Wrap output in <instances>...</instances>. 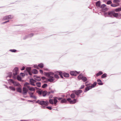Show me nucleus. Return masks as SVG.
<instances>
[{"instance_id": "1", "label": "nucleus", "mask_w": 121, "mask_h": 121, "mask_svg": "<svg viewBox=\"0 0 121 121\" xmlns=\"http://www.w3.org/2000/svg\"><path fill=\"white\" fill-rule=\"evenodd\" d=\"M44 74L48 77V81L50 82H53L54 80V78L52 76L54 75V73L52 72H45Z\"/></svg>"}, {"instance_id": "2", "label": "nucleus", "mask_w": 121, "mask_h": 121, "mask_svg": "<svg viewBox=\"0 0 121 121\" xmlns=\"http://www.w3.org/2000/svg\"><path fill=\"white\" fill-rule=\"evenodd\" d=\"M19 73L18 68L17 67L15 68L13 71V78L14 79H17V76Z\"/></svg>"}, {"instance_id": "3", "label": "nucleus", "mask_w": 121, "mask_h": 121, "mask_svg": "<svg viewBox=\"0 0 121 121\" xmlns=\"http://www.w3.org/2000/svg\"><path fill=\"white\" fill-rule=\"evenodd\" d=\"M36 103L41 105H44L46 106H48L49 104V103L47 101H40L39 100H38L36 101Z\"/></svg>"}, {"instance_id": "4", "label": "nucleus", "mask_w": 121, "mask_h": 121, "mask_svg": "<svg viewBox=\"0 0 121 121\" xmlns=\"http://www.w3.org/2000/svg\"><path fill=\"white\" fill-rule=\"evenodd\" d=\"M78 78L79 80L82 79L84 82H86L87 80L86 78L84 77L82 73L80 74L78 77Z\"/></svg>"}, {"instance_id": "5", "label": "nucleus", "mask_w": 121, "mask_h": 121, "mask_svg": "<svg viewBox=\"0 0 121 121\" xmlns=\"http://www.w3.org/2000/svg\"><path fill=\"white\" fill-rule=\"evenodd\" d=\"M109 16L110 17H112L113 16L117 17L118 16V14L115 13L114 11H109Z\"/></svg>"}, {"instance_id": "6", "label": "nucleus", "mask_w": 121, "mask_h": 121, "mask_svg": "<svg viewBox=\"0 0 121 121\" xmlns=\"http://www.w3.org/2000/svg\"><path fill=\"white\" fill-rule=\"evenodd\" d=\"M8 80H9L10 82L12 83L15 86H20V84L17 82L14 81L12 79H7Z\"/></svg>"}, {"instance_id": "7", "label": "nucleus", "mask_w": 121, "mask_h": 121, "mask_svg": "<svg viewBox=\"0 0 121 121\" xmlns=\"http://www.w3.org/2000/svg\"><path fill=\"white\" fill-rule=\"evenodd\" d=\"M58 75H59L61 78H63L62 73L60 72H57L56 74L54 75L55 77L57 79L59 78V77Z\"/></svg>"}, {"instance_id": "8", "label": "nucleus", "mask_w": 121, "mask_h": 121, "mask_svg": "<svg viewBox=\"0 0 121 121\" xmlns=\"http://www.w3.org/2000/svg\"><path fill=\"white\" fill-rule=\"evenodd\" d=\"M67 100L69 102L70 104H75L76 102H77V99H74L73 100H71V99L70 98L67 99Z\"/></svg>"}, {"instance_id": "9", "label": "nucleus", "mask_w": 121, "mask_h": 121, "mask_svg": "<svg viewBox=\"0 0 121 121\" xmlns=\"http://www.w3.org/2000/svg\"><path fill=\"white\" fill-rule=\"evenodd\" d=\"M82 92V91L81 90H79L77 91L74 90L72 91V92L75 93L77 95H79Z\"/></svg>"}, {"instance_id": "10", "label": "nucleus", "mask_w": 121, "mask_h": 121, "mask_svg": "<svg viewBox=\"0 0 121 121\" xmlns=\"http://www.w3.org/2000/svg\"><path fill=\"white\" fill-rule=\"evenodd\" d=\"M80 72H77V71H72L70 72V74L73 76H76L77 75L80 73Z\"/></svg>"}, {"instance_id": "11", "label": "nucleus", "mask_w": 121, "mask_h": 121, "mask_svg": "<svg viewBox=\"0 0 121 121\" xmlns=\"http://www.w3.org/2000/svg\"><path fill=\"white\" fill-rule=\"evenodd\" d=\"M30 84L31 85L34 86H35V85L34 84V83L36 82L35 80L32 78H31L30 79Z\"/></svg>"}, {"instance_id": "12", "label": "nucleus", "mask_w": 121, "mask_h": 121, "mask_svg": "<svg viewBox=\"0 0 121 121\" xmlns=\"http://www.w3.org/2000/svg\"><path fill=\"white\" fill-rule=\"evenodd\" d=\"M28 91V90L27 89L26 87H24L23 88V94H25L27 93V92Z\"/></svg>"}, {"instance_id": "13", "label": "nucleus", "mask_w": 121, "mask_h": 121, "mask_svg": "<svg viewBox=\"0 0 121 121\" xmlns=\"http://www.w3.org/2000/svg\"><path fill=\"white\" fill-rule=\"evenodd\" d=\"M27 88H28L29 90L30 91H34L35 90V89H37L36 87H30L29 86H27Z\"/></svg>"}, {"instance_id": "14", "label": "nucleus", "mask_w": 121, "mask_h": 121, "mask_svg": "<svg viewBox=\"0 0 121 121\" xmlns=\"http://www.w3.org/2000/svg\"><path fill=\"white\" fill-rule=\"evenodd\" d=\"M57 97H54V103L55 106L56 105V104L58 102L57 100Z\"/></svg>"}, {"instance_id": "15", "label": "nucleus", "mask_w": 121, "mask_h": 121, "mask_svg": "<svg viewBox=\"0 0 121 121\" xmlns=\"http://www.w3.org/2000/svg\"><path fill=\"white\" fill-rule=\"evenodd\" d=\"M34 79L35 80L39 81L41 80V78L39 77L36 76H34Z\"/></svg>"}, {"instance_id": "16", "label": "nucleus", "mask_w": 121, "mask_h": 121, "mask_svg": "<svg viewBox=\"0 0 121 121\" xmlns=\"http://www.w3.org/2000/svg\"><path fill=\"white\" fill-rule=\"evenodd\" d=\"M8 75L6 77V78L7 79L8 77L11 78L12 76V74L11 72H10L8 74Z\"/></svg>"}, {"instance_id": "17", "label": "nucleus", "mask_w": 121, "mask_h": 121, "mask_svg": "<svg viewBox=\"0 0 121 121\" xmlns=\"http://www.w3.org/2000/svg\"><path fill=\"white\" fill-rule=\"evenodd\" d=\"M98 84L100 85H102L103 84V83H102L100 79H98L97 80Z\"/></svg>"}, {"instance_id": "18", "label": "nucleus", "mask_w": 121, "mask_h": 121, "mask_svg": "<svg viewBox=\"0 0 121 121\" xmlns=\"http://www.w3.org/2000/svg\"><path fill=\"white\" fill-rule=\"evenodd\" d=\"M32 72L34 74H36L38 73V71L36 69H34L32 70Z\"/></svg>"}, {"instance_id": "19", "label": "nucleus", "mask_w": 121, "mask_h": 121, "mask_svg": "<svg viewBox=\"0 0 121 121\" xmlns=\"http://www.w3.org/2000/svg\"><path fill=\"white\" fill-rule=\"evenodd\" d=\"M119 5V3H117L116 4H111V5L112 7H116Z\"/></svg>"}, {"instance_id": "20", "label": "nucleus", "mask_w": 121, "mask_h": 121, "mask_svg": "<svg viewBox=\"0 0 121 121\" xmlns=\"http://www.w3.org/2000/svg\"><path fill=\"white\" fill-rule=\"evenodd\" d=\"M42 94L43 95V96H45L47 95V92L46 91H42Z\"/></svg>"}, {"instance_id": "21", "label": "nucleus", "mask_w": 121, "mask_h": 121, "mask_svg": "<svg viewBox=\"0 0 121 121\" xmlns=\"http://www.w3.org/2000/svg\"><path fill=\"white\" fill-rule=\"evenodd\" d=\"M64 76L66 77H68L69 76V73H64L63 74Z\"/></svg>"}, {"instance_id": "22", "label": "nucleus", "mask_w": 121, "mask_h": 121, "mask_svg": "<svg viewBox=\"0 0 121 121\" xmlns=\"http://www.w3.org/2000/svg\"><path fill=\"white\" fill-rule=\"evenodd\" d=\"M17 91L20 93H21L22 92V89L21 88L19 87L17 89Z\"/></svg>"}, {"instance_id": "23", "label": "nucleus", "mask_w": 121, "mask_h": 121, "mask_svg": "<svg viewBox=\"0 0 121 121\" xmlns=\"http://www.w3.org/2000/svg\"><path fill=\"white\" fill-rule=\"evenodd\" d=\"M67 102V100L65 99H64L62 100L60 102L61 103H65Z\"/></svg>"}, {"instance_id": "24", "label": "nucleus", "mask_w": 121, "mask_h": 121, "mask_svg": "<svg viewBox=\"0 0 121 121\" xmlns=\"http://www.w3.org/2000/svg\"><path fill=\"white\" fill-rule=\"evenodd\" d=\"M106 5L103 4L101 6V8H102V10L105 9H106Z\"/></svg>"}, {"instance_id": "25", "label": "nucleus", "mask_w": 121, "mask_h": 121, "mask_svg": "<svg viewBox=\"0 0 121 121\" xmlns=\"http://www.w3.org/2000/svg\"><path fill=\"white\" fill-rule=\"evenodd\" d=\"M91 87H90V86L88 87H87L86 88L85 90L84 91L85 92H86L87 91L89 90L90 89H91Z\"/></svg>"}, {"instance_id": "26", "label": "nucleus", "mask_w": 121, "mask_h": 121, "mask_svg": "<svg viewBox=\"0 0 121 121\" xmlns=\"http://www.w3.org/2000/svg\"><path fill=\"white\" fill-rule=\"evenodd\" d=\"M96 6H97L99 7L100 5V1H97L96 4Z\"/></svg>"}, {"instance_id": "27", "label": "nucleus", "mask_w": 121, "mask_h": 121, "mask_svg": "<svg viewBox=\"0 0 121 121\" xmlns=\"http://www.w3.org/2000/svg\"><path fill=\"white\" fill-rule=\"evenodd\" d=\"M103 73L101 71H99L98 73H97L96 75L97 76H98L100 75H101L103 74Z\"/></svg>"}, {"instance_id": "28", "label": "nucleus", "mask_w": 121, "mask_h": 121, "mask_svg": "<svg viewBox=\"0 0 121 121\" xmlns=\"http://www.w3.org/2000/svg\"><path fill=\"white\" fill-rule=\"evenodd\" d=\"M9 88L11 90L14 91L15 90V88L14 87L12 86H10L9 87Z\"/></svg>"}, {"instance_id": "29", "label": "nucleus", "mask_w": 121, "mask_h": 121, "mask_svg": "<svg viewBox=\"0 0 121 121\" xmlns=\"http://www.w3.org/2000/svg\"><path fill=\"white\" fill-rule=\"evenodd\" d=\"M104 16L105 17H109V12H106L104 13Z\"/></svg>"}, {"instance_id": "30", "label": "nucleus", "mask_w": 121, "mask_h": 121, "mask_svg": "<svg viewBox=\"0 0 121 121\" xmlns=\"http://www.w3.org/2000/svg\"><path fill=\"white\" fill-rule=\"evenodd\" d=\"M38 66L41 68H43V64L42 63H41L38 65Z\"/></svg>"}, {"instance_id": "31", "label": "nucleus", "mask_w": 121, "mask_h": 121, "mask_svg": "<svg viewBox=\"0 0 121 121\" xmlns=\"http://www.w3.org/2000/svg\"><path fill=\"white\" fill-rule=\"evenodd\" d=\"M17 78L18 80L19 81H21L22 79L21 78L19 75L17 76Z\"/></svg>"}, {"instance_id": "32", "label": "nucleus", "mask_w": 121, "mask_h": 121, "mask_svg": "<svg viewBox=\"0 0 121 121\" xmlns=\"http://www.w3.org/2000/svg\"><path fill=\"white\" fill-rule=\"evenodd\" d=\"M50 103L52 104H54L53 100L52 99H50L49 100Z\"/></svg>"}, {"instance_id": "33", "label": "nucleus", "mask_w": 121, "mask_h": 121, "mask_svg": "<svg viewBox=\"0 0 121 121\" xmlns=\"http://www.w3.org/2000/svg\"><path fill=\"white\" fill-rule=\"evenodd\" d=\"M31 69V67H27L26 68V70L28 72H30Z\"/></svg>"}, {"instance_id": "34", "label": "nucleus", "mask_w": 121, "mask_h": 121, "mask_svg": "<svg viewBox=\"0 0 121 121\" xmlns=\"http://www.w3.org/2000/svg\"><path fill=\"white\" fill-rule=\"evenodd\" d=\"M70 96L71 98H74L75 97V95L74 93H72L70 95Z\"/></svg>"}, {"instance_id": "35", "label": "nucleus", "mask_w": 121, "mask_h": 121, "mask_svg": "<svg viewBox=\"0 0 121 121\" xmlns=\"http://www.w3.org/2000/svg\"><path fill=\"white\" fill-rule=\"evenodd\" d=\"M30 97L31 98H32L33 99H36V97L34 95H33V94L32 95H31L30 96Z\"/></svg>"}, {"instance_id": "36", "label": "nucleus", "mask_w": 121, "mask_h": 121, "mask_svg": "<svg viewBox=\"0 0 121 121\" xmlns=\"http://www.w3.org/2000/svg\"><path fill=\"white\" fill-rule=\"evenodd\" d=\"M37 86L38 87L41 86V83L39 82L37 83L36 84Z\"/></svg>"}, {"instance_id": "37", "label": "nucleus", "mask_w": 121, "mask_h": 121, "mask_svg": "<svg viewBox=\"0 0 121 121\" xmlns=\"http://www.w3.org/2000/svg\"><path fill=\"white\" fill-rule=\"evenodd\" d=\"M9 17L8 16H5L4 17L3 19V20H8V18H8L9 17Z\"/></svg>"}, {"instance_id": "38", "label": "nucleus", "mask_w": 121, "mask_h": 121, "mask_svg": "<svg viewBox=\"0 0 121 121\" xmlns=\"http://www.w3.org/2000/svg\"><path fill=\"white\" fill-rule=\"evenodd\" d=\"M42 91H41L39 90L37 91V92L40 95H41L42 94Z\"/></svg>"}, {"instance_id": "39", "label": "nucleus", "mask_w": 121, "mask_h": 121, "mask_svg": "<svg viewBox=\"0 0 121 121\" xmlns=\"http://www.w3.org/2000/svg\"><path fill=\"white\" fill-rule=\"evenodd\" d=\"M107 76V74L106 73H104L101 76L102 78H104L106 77Z\"/></svg>"}, {"instance_id": "40", "label": "nucleus", "mask_w": 121, "mask_h": 121, "mask_svg": "<svg viewBox=\"0 0 121 121\" xmlns=\"http://www.w3.org/2000/svg\"><path fill=\"white\" fill-rule=\"evenodd\" d=\"M47 85L46 84H44L42 86V88H45L46 87H47Z\"/></svg>"}, {"instance_id": "41", "label": "nucleus", "mask_w": 121, "mask_h": 121, "mask_svg": "<svg viewBox=\"0 0 121 121\" xmlns=\"http://www.w3.org/2000/svg\"><path fill=\"white\" fill-rule=\"evenodd\" d=\"M121 10V8H118L115 9L116 12H118Z\"/></svg>"}, {"instance_id": "42", "label": "nucleus", "mask_w": 121, "mask_h": 121, "mask_svg": "<svg viewBox=\"0 0 121 121\" xmlns=\"http://www.w3.org/2000/svg\"><path fill=\"white\" fill-rule=\"evenodd\" d=\"M9 51L12 52H16V50L15 49H10Z\"/></svg>"}, {"instance_id": "43", "label": "nucleus", "mask_w": 121, "mask_h": 121, "mask_svg": "<svg viewBox=\"0 0 121 121\" xmlns=\"http://www.w3.org/2000/svg\"><path fill=\"white\" fill-rule=\"evenodd\" d=\"M8 16L9 17H9L8 19L12 18L13 17L11 15H8Z\"/></svg>"}, {"instance_id": "44", "label": "nucleus", "mask_w": 121, "mask_h": 121, "mask_svg": "<svg viewBox=\"0 0 121 121\" xmlns=\"http://www.w3.org/2000/svg\"><path fill=\"white\" fill-rule=\"evenodd\" d=\"M112 2L110 0H109L107 1V4H109L112 3Z\"/></svg>"}, {"instance_id": "45", "label": "nucleus", "mask_w": 121, "mask_h": 121, "mask_svg": "<svg viewBox=\"0 0 121 121\" xmlns=\"http://www.w3.org/2000/svg\"><path fill=\"white\" fill-rule=\"evenodd\" d=\"M119 2V1L118 0H114L113 2L114 3H118Z\"/></svg>"}, {"instance_id": "46", "label": "nucleus", "mask_w": 121, "mask_h": 121, "mask_svg": "<svg viewBox=\"0 0 121 121\" xmlns=\"http://www.w3.org/2000/svg\"><path fill=\"white\" fill-rule=\"evenodd\" d=\"M34 67L35 68H36L37 69H39L38 66H37V65H34Z\"/></svg>"}, {"instance_id": "47", "label": "nucleus", "mask_w": 121, "mask_h": 121, "mask_svg": "<svg viewBox=\"0 0 121 121\" xmlns=\"http://www.w3.org/2000/svg\"><path fill=\"white\" fill-rule=\"evenodd\" d=\"M33 35V34H30V35H29L28 37H31Z\"/></svg>"}, {"instance_id": "48", "label": "nucleus", "mask_w": 121, "mask_h": 121, "mask_svg": "<svg viewBox=\"0 0 121 121\" xmlns=\"http://www.w3.org/2000/svg\"><path fill=\"white\" fill-rule=\"evenodd\" d=\"M20 75L22 77H24L25 76V74L23 73H20Z\"/></svg>"}, {"instance_id": "49", "label": "nucleus", "mask_w": 121, "mask_h": 121, "mask_svg": "<svg viewBox=\"0 0 121 121\" xmlns=\"http://www.w3.org/2000/svg\"><path fill=\"white\" fill-rule=\"evenodd\" d=\"M46 108L48 109L49 110H51L52 109V108L51 107H46Z\"/></svg>"}, {"instance_id": "50", "label": "nucleus", "mask_w": 121, "mask_h": 121, "mask_svg": "<svg viewBox=\"0 0 121 121\" xmlns=\"http://www.w3.org/2000/svg\"><path fill=\"white\" fill-rule=\"evenodd\" d=\"M95 86L93 84H92L91 86H90V87L92 88L94 87Z\"/></svg>"}, {"instance_id": "51", "label": "nucleus", "mask_w": 121, "mask_h": 121, "mask_svg": "<svg viewBox=\"0 0 121 121\" xmlns=\"http://www.w3.org/2000/svg\"><path fill=\"white\" fill-rule=\"evenodd\" d=\"M84 85H82L81 86V87L80 88V89H82L83 88H84Z\"/></svg>"}, {"instance_id": "52", "label": "nucleus", "mask_w": 121, "mask_h": 121, "mask_svg": "<svg viewBox=\"0 0 121 121\" xmlns=\"http://www.w3.org/2000/svg\"><path fill=\"white\" fill-rule=\"evenodd\" d=\"M57 99H58L59 100H61V99H62V98H61V97L58 98L57 97Z\"/></svg>"}, {"instance_id": "53", "label": "nucleus", "mask_w": 121, "mask_h": 121, "mask_svg": "<svg viewBox=\"0 0 121 121\" xmlns=\"http://www.w3.org/2000/svg\"><path fill=\"white\" fill-rule=\"evenodd\" d=\"M41 78L43 80H45L46 79V78L44 77H42Z\"/></svg>"}, {"instance_id": "54", "label": "nucleus", "mask_w": 121, "mask_h": 121, "mask_svg": "<svg viewBox=\"0 0 121 121\" xmlns=\"http://www.w3.org/2000/svg\"><path fill=\"white\" fill-rule=\"evenodd\" d=\"M40 72L41 73H43V70H39Z\"/></svg>"}, {"instance_id": "55", "label": "nucleus", "mask_w": 121, "mask_h": 121, "mask_svg": "<svg viewBox=\"0 0 121 121\" xmlns=\"http://www.w3.org/2000/svg\"><path fill=\"white\" fill-rule=\"evenodd\" d=\"M29 84L28 83H26L25 84V85H26L27 86H26V87H27V86H28V85H29Z\"/></svg>"}, {"instance_id": "56", "label": "nucleus", "mask_w": 121, "mask_h": 121, "mask_svg": "<svg viewBox=\"0 0 121 121\" xmlns=\"http://www.w3.org/2000/svg\"><path fill=\"white\" fill-rule=\"evenodd\" d=\"M42 108H46V107L45 106H42Z\"/></svg>"}, {"instance_id": "57", "label": "nucleus", "mask_w": 121, "mask_h": 121, "mask_svg": "<svg viewBox=\"0 0 121 121\" xmlns=\"http://www.w3.org/2000/svg\"><path fill=\"white\" fill-rule=\"evenodd\" d=\"M96 84H97V83L96 82H94V83H93V84L95 86L96 85Z\"/></svg>"}, {"instance_id": "58", "label": "nucleus", "mask_w": 121, "mask_h": 121, "mask_svg": "<svg viewBox=\"0 0 121 121\" xmlns=\"http://www.w3.org/2000/svg\"><path fill=\"white\" fill-rule=\"evenodd\" d=\"M29 94L30 95V96L31 95H32L33 94V93L30 92V93H29Z\"/></svg>"}, {"instance_id": "59", "label": "nucleus", "mask_w": 121, "mask_h": 121, "mask_svg": "<svg viewBox=\"0 0 121 121\" xmlns=\"http://www.w3.org/2000/svg\"><path fill=\"white\" fill-rule=\"evenodd\" d=\"M9 22V21L8 20V21H5V22H3V24L5 23H7V22Z\"/></svg>"}, {"instance_id": "60", "label": "nucleus", "mask_w": 121, "mask_h": 121, "mask_svg": "<svg viewBox=\"0 0 121 121\" xmlns=\"http://www.w3.org/2000/svg\"><path fill=\"white\" fill-rule=\"evenodd\" d=\"M25 69V67H23L22 69H21L22 70H23Z\"/></svg>"}, {"instance_id": "61", "label": "nucleus", "mask_w": 121, "mask_h": 121, "mask_svg": "<svg viewBox=\"0 0 121 121\" xmlns=\"http://www.w3.org/2000/svg\"><path fill=\"white\" fill-rule=\"evenodd\" d=\"M28 72V73H29V74L30 75H32V73H30V71Z\"/></svg>"}, {"instance_id": "62", "label": "nucleus", "mask_w": 121, "mask_h": 121, "mask_svg": "<svg viewBox=\"0 0 121 121\" xmlns=\"http://www.w3.org/2000/svg\"><path fill=\"white\" fill-rule=\"evenodd\" d=\"M28 101H29V102H33V101H32V100H28Z\"/></svg>"}, {"instance_id": "63", "label": "nucleus", "mask_w": 121, "mask_h": 121, "mask_svg": "<svg viewBox=\"0 0 121 121\" xmlns=\"http://www.w3.org/2000/svg\"><path fill=\"white\" fill-rule=\"evenodd\" d=\"M62 96L63 97H64L65 96L64 95H63Z\"/></svg>"}, {"instance_id": "64", "label": "nucleus", "mask_w": 121, "mask_h": 121, "mask_svg": "<svg viewBox=\"0 0 121 121\" xmlns=\"http://www.w3.org/2000/svg\"><path fill=\"white\" fill-rule=\"evenodd\" d=\"M45 70H48V69H45Z\"/></svg>"}]
</instances>
